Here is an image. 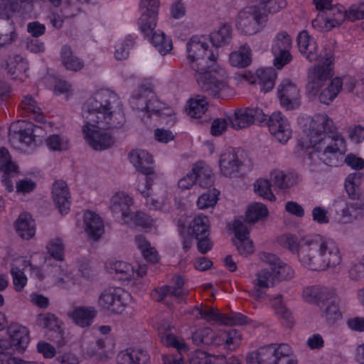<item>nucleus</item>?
I'll return each mask as SVG.
<instances>
[{"mask_svg": "<svg viewBox=\"0 0 364 364\" xmlns=\"http://www.w3.org/2000/svg\"><path fill=\"white\" fill-rule=\"evenodd\" d=\"M188 64L195 72L197 83L208 95L215 98L229 97L231 89L226 72L216 64V55L208 51L207 43L192 38L187 43Z\"/></svg>", "mask_w": 364, "mask_h": 364, "instance_id": "f257e3e1", "label": "nucleus"}, {"mask_svg": "<svg viewBox=\"0 0 364 364\" xmlns=\"http://www.w3.org/2000/svg\"><path fill=\"white\" fill-rule=\"evenodd\" d=\"M309 137L314 149L307 159L311 171H318L322 164L329 166L338 165L339 157L346 149L344 139L331 118L326 114L315 116L310 125Z\"/></svg>", "mask_w": 364, "mask_h": 364, "instance_id": "f03ea898", "label": "nucleus"}, {"mask_svg": "<svg viewBox=\"0 0 364 364\" xmlns=\"http://www.w3.org/2000/svg\"><path fill=\"white\" fill-rule=\"evenodd\" d=\"M317 62L308 70L307 88L314 96L317 95L321 88L334 75V55L331 44L324 46L322 59Z\"/></svg>", "mask_w": 364, "mask_h": 364, "instance_id": "7ed1b4c3", "label": "nucleus"}, {"mask_svg": "<svg viewBox=\"0 0 364 364\" xmlns=\"http://www.w3.org/2000/svg\"><path fill=\"white\" fill-rule=\"evenodd\" d=\"M291 350L287 344H271L261 347L247 357V364H297L290 358Z\"/></svg>", "mask_w": 364, "mask_h": 364, "instance_id": "20e7f679", "label": "nucleus"}, {"mask_svg": "<svg viewBox=\"0 0 364 364\" xmlns=\"http://www.w3.org/2000/svg\"><path fill=\"white\" fill-rule=\"evenodd\" d=\"M106 108H99L93 110L87 107V102L84 105L82 116L85 123L91 127L99 129H118L125 122L122 110H109Z\"/></svg>", "mask_w": 364, "mask_h": 364, "instance_id": "39448f33", "label": "nucleus"}, {"mask_svg": "<svg viewBox=\"0 0 364 364\" xmlns=\"http://www.w3.org/2000/svg\"><path fill=\"white\" fill-rule=\"evenodd\" d=\"M21 0H0V49L14 42L18 34L11 18L20 9Z\"/></svg>", "mask_w": 364, "mask_h": 364, "instance_id": "423d86ee", "label": "nucleus"}, {"mask_svg": "<svg viewBox=\"0 0 364 364\" xmlns=\"http://www.w3.org/2000/svg\"><path fill=\"white\" fill-rule=\"evenodd\" d=\"M267 21V15L257 6H250L241 10L237 16L236 26L245 35H253L261 31Z\"/></svg>", "mask_w": 364, "mask_h": 364, "instance_id": "0eeeda50", "label": "nucleus"}, {"mask_svg": "<svg viewBox=\"0 0 364 364\" xmlns=\"http://www.w3.org/2000/svg\"><path fill=\"white\" fill-rule=\"evenodd\" d=\"M129 157L136 169L146 176L143 179V187L139 185L138 191L144 197L147 198L153 182L152 178L148 176L154 173L152 156L144 150H132L129 154Z\"/></svg>", "mask_w": 364, "mask_h": 364, "instance_id": "6e6552de", "label": "nucleus"}, {"mask_svg": "<svg viewBox=\"0 0 364 364\" xmlns=\"http://www.w3.org/2000/svg\"><path fill=\"white\" fill-rule=\"evenodd\" d=\"M319 245H315L312 250H320L321 259L315 261L317 268H328L338 265L341 262V255L337 244L332 240L318 239Z\"/></svg>", "mask_w": 364, "mask_h": 364, "instance_id": "1a4fd4ad", "label": "nucleus"}, {"mask_svg": "<svg viewBox=\"0 0 364 364\" xmlns=\"http://www.w3.org/2000/svg\"><path fill=\"white\" fill-rule=\"evenodd\" d=\"M128 294L119 287H109L100 295L98 304L104 310L112 313H121L126 305L124 296Z\"/></svg>", "mask_w": 364, "mask_h": 364, "instance_id": "9d476101", "label": "nucleus"}, {"mask_svg": "<svg viewBox=\"0 0 364 364\" xmlns=\"http://www.w3.org/2000/svg\"><path fill=\"white\" fill-rule=\"evenodd\" d=\"M267 115L262 109L255 107H246L237 109L235 117L229 119L231 127L235 129H245L254 123H262L267 119Z\"/></svg>", "mask_w": 364, "mask_h": 364, "instance_id": "9b49d317", "label": "nucleus"}, {"mask_svg": "<svg viewBox=\"0 0 364 364\" xmlns=\"http://www.w3.org/2000/svg\"><path fill=\"white\" fill-rule=\"evenodd\" d=\"M139 6L144 10L139 19V28L142 33L148 36L156 26L160 1L141 0Z\"/></svg>", "mask_w": 364, "mask_h": 364, "instance_id": "f8f14e48", "label": "nucleus"}, {"mask_svg": "<svg viewBox=\"0 0 364 364\" xmlns=\"http://www.w3.org/2000/svg\"><path fill=\"white\" fill-rule=\"evenodd\" d=\"M318 305L322 311V316L329 325L334 324L341 319V314L337 304V299L333 291L323 289L319 293Z\"/></svg>", "mask_w": 364, "mask_h": 364, "instance_id": "ddd939ff", "label": "nucleus"}, {"mask_svg": "<svg viewBox=\"0 0 364 364\" xmlns=\"http://www.w3.org/2000/svg\"><path fill=\"white\" fill-rule=\"evenodd\" d=\"M24 122H17L13 123L9 129V141L14 146H17L18 144H23L29 146L33 141L41 127L33 124H28L23 127Z\"/></svg>", "mask_w": 364, "mask_h": 364, "instance_id": "4468645a", "label": "nucleus"}, {"mask_svg": "<svg viewBox=\"0 0 364 364\" xmlns=\"http://www.w3.org/2000/svg\"><path fill=\"white\" fill-rule=\"evenodd\" d=\"M87 107L96 110L99 108H106L109 110H122V104L118 95L109 90H100L93 94L87 101Z\"/></svg>", "mask_w": 364, "mask_h": 364, "instance_id": "2eb2a0df", "label": "nucleus"}, {"mask_svg": "<svg viewBox=\"0 0 364 364\" xmlns=\"http://www.w3.org/2000/svg\"><path fill=\"white\" fill-rule=\"evenodd\" d=\"M85 124L82 127L85 139L90 146L95 150H103L112 146L114 143L113 136L106 130Z\"/></svg>", "mask_w": 364, "mask_h": 364, "instance_id": "dca6fc26", "label": "nucleus"}, {"mask_svg": "<svg viewBox=\"0 0 364 364\" xmlns=\"http://www.w3.org/2000/svg\"><path fill=\"white\" fill-rule=\"evenodd\" d=\"M243 161L235 149H228L220 154L219 166L221 173L229 178L237 177L240 174Z\"/></svg>", "mask_w": 364, "mask_h": 364, "instance_id": "f3484780", "label": "nucleus"}, {"mask_svg": "<svg viewBox=\"0 0 364 364\" xmlns=\"http://www.w3.org/2000/svg\"><path fill=\"white\" fill-rule=\"evenodd\" d=\"M0 171L2 183L8 192H11L14 190L12 178L17 177L18 166L11 160L9 151L4 147L0 148Z\"/></svg>", "mask_w": 364, "mask_h": 364, "instance_id": "a211bd4d", "label": "nucleus"}, {"mask_svg": "<svg viewBox=\"0 0 364 364\" xmlns=\"http://www.w3.org/2000/svg\"><path fill=\"white\" fill-rule=\"evenodd\" d=\"M278 97L281 105L287 110H292L301 105L300 91L295 84L284 80L278 89Z\"/></svg>", "mask_w": 364, "mask_h": 364, "instance_id": "6ab92c4d", "label": "nucleus"}, {"mask_svg": "<svg viewBox=\"0 0 364 364\" xmlns=\"http://www.w3.org/2000/svg\"><path fill=\"white\" fill-rule=\"evenodd\" d=\"M297 44L301 54L309 62H317L322 59L324 47L319 52L315 38L310 36L306 31L299 33L297 37Z\"/></svg>", "mask_w": 364, "mask_h": 364, "instance_id": "aec40b11", "label": "nucleus"}, {"mask_svg": "<svg viewBox=\"0 0 364 364\" xmlns=\"http://www.w3.org/2000/svg\"><path fill=\"white\" fill-rule=\"evenodd\" d=\"M269 130L274 136L282 144L287 143L291 138V129L288 119L282 115L281 112H275L272 114L268 121Z\"/></svg>", "mask_w": 364, "mask_h": 364, "instance_id": "412c9836", "label": "nucleus"}, {"mask_svg": "<svg viewBox=\"0 0 364 364\" xmlns=\"http://www.w3.org/2000/svg\"><path fill=\"white\" fill-rule=\"evenodd\" d=\"M260 259L264 262L268 263L270 265L275 281L289 280L293 278L294 272L292 268L283 262L276 255L262 252L260 254Z\"/></svg>", "mask_w": 364, "mask_h": 364, "instance_id": "4be33fe9", "label": "nucleus"}, {"mask_svg": "<svg viewBox=\"0 0 364 364\" xmlns=\"http://www.w3.org/2000/svg\"><path fill=\"white\" fill-rule=\"evenodd\" d=\"M315 245H319L318 240L314 239L306 241L301 245L298 252V257L301 264L312 271H322L326 268H317L315 265V261L323 258L320 255V250H312Z\"/></svg>", "mask_w": 364, "mask_h": 364, "instance_id": "5701e85b", "label": "nucleus"}, {"mask_svg": "<svg viewBox=\"0 0 364 364\" xmlns=\"http://www.w3.org/2000/svg\"><path fill=\"white\" fill-rule=\"evenodd\" d=\"M161 342L167 346L176 348L177 354H167L162 356L164 364H185L182 354L187 353L188 348L183 340H178L172 333H166L161 337Z\"/></svg>", "mask_w": 364, "mask_h": 364, "instance_id": "b1692460", "label": "nucleus"}, {"mask_svg": "<svg viewBox=\"0 0 364 364\" xmlns=\"http://www.w3.org/2000/svg\"><path fill=\"white\" fill-rule=\"evenodd\" d=\"M52 196L53 201L59 212L67 214L70 210V193L67 183L63 181H57L53 185Z\"/></svg>", "mask_w": 364, "mask_h": 364, "instance_id": "393cba45", "label": "nucleus"}, {"mask_svg": "<svg viewBox=\"0 0 364 364\" xmlns=\"http://www.w3.org/2000/svg\"><path fill=\"white\" fill-rule=\"evenodd\" d=\"M7 333L14 350L22 353L27 348L29 343V331L18 323H11L7 328Z\"/></svg>", "mask_w": 364, "mask_h": 364, "instance_id": "a878e982", "label": "nucleus"}, {"mask_svg": "<svg viewBox=\"0 0 364 364\" xmlns=\"http://www.w3.org/2000/svg\"><path fill=\"white\" fill-rule=\"evenodd\" d=\"M132 200L124 193H117L110 200V210L116 215H120L125 223H129Z\"/></svg>", "mask_w": 364, "mask_h": 364, "instance_id": "bb28decb", "label": "nucleus"}, {"mask_svg": "<svg viewBox=\"0 0 364 364\" xmlns=\"http://www.w3.org/2000/svg\"><path fill=\"white\" fill-rule=\"evenodd\" d=\"M148 353L141 348H127L117 355V364H149Z\"/></svg>", "mask_w": 364, "mask_h": 364, "instance_id": "cd10ccee", "label": "nucleus"}, {"mask_svg": "<svg viewBox=\"0 0 364 364\" xmlns=\"http://www.w3.org/2000/svg\"><path fill=\"white\" fill-rule=\"evenodd\" d=\"M85 231L89 237L94 240H98L104 233V223L101 218L92 211L84 213Z\"/></svg>", "mask_w": 364, "mask_h": 364, "instance_id": "c85d7f7f", "label": "nucleus"}, {"mask_svg": "<svg viewBox=\"0 0 364 364\" xmlns=\"http://www.w3.org/2000/svg\"><path fill=\"white\" fill-rule=\"evenodd\" d=\"M298 175L293 171L285 172L275 169L270 173L273 186L281 190H287L297 183Z\"/></svg>", "mask_w": 364, "mask_h": 364, "instance_id": "c756f323", "label": "nucleus"}, {"mask_svg": "<svg viewBox=\"0 0 364 364\" xmlns=\"http://www.w3.org/2000/svg\"><path fill=\"white\" fill-rule=\"evenodd\" d=\"M149 95H151V85L142 84L133 93L130 99V105L134 109L144 112L147 107Z\"/></svg>", "mask_w": 364, "mask_h": 364, "instance_id": "7c9ffc66", "label": "nucleus"}, {"mask_svg": "<svg viewBox=\"0 0 364 364\" xmlns=\"http://www.w3.org/2000/svg\"><path fill=\"white\" fill-rule=\"evenodd\" d=\"M343 86L341 77H336L333 78L328 85L322 90L318 95V100L321 103L329 105L338 96Z\"/></svg>", "mask_w": 364, "mask_h": 364, "instance_id": "2f4dec72", "label": "nucleus"}, {"mask_svg": "<svg viewBox=\"0 0 364 364\" xmlns=\"http://www.w3.org/2000/svg\"><path fill=\"white\" fill-rule=\"evenodd\" d=\"M193 173L196 176V182L202 188H210L214 181L213 174L211 169L205 164H197L193 168Z\"/></svg>", "mask_w": 364, "mask_h": 364, "instance_id": "473e14b6", "label": "nucleus"}, {"mask_svg": "<svg viewBox=\"0 0 364 364\" xmlns=\"http://www.w3.org/2000/svg\"><path fill=\"white\" fill-rule=\"evenodd\" d=\"M97 311L92 306H80L73 312V318L75 323L81 327H87L91 325Z\"/></svg>", "mask_w": 364, "mask_h": 364, "instance_id": "72a5a7b5", "label": "nucleus"}, {"mask_svg": "<svg viewBox=\"0 0 364 364\" xmlns=\"http://www.w3.org/2000/svg\"><path fill=\"white\" fill-rule=\"evenodd\" d=\"M364 214V202L361 200H355L346 203V206L341 210V218L345 223H348L357 219Z\"/></svg>", "mask_w": 364, "mask_h": 364, "instance_id": "f704fd0d", "label": "nucleus"}, {"mask_svg": "<svg viewBox=\"0 0 364 364\" xmlns=\"http://www.w3.org/2000/svg\"><path fill=\"white\" fill-rule=\"evenodd\" d=\"M16 229L18 235L26 240L34 236L36 230L34 223L28 214L21 215L16 222Z\"/></svg>", "mask_w": 364, "mask_h": 364, "instance_id": "c9c22d12", "label": "nucleus"}, {"mask_svg": "<svg viewBox=\"0 0 364 364\" xmlns=\"http://www.w3.org/2000/svg\"><path fill=\"white\" fill-rule=\"evenodd\" d=\"M251 50L249 46L244 44L240 50L230 53L229 61L231 65L237 68H245L251 63Z\"/></svg>", "mask_w": 364, "mask_h": 364, "instance_id": "e433bc0d", "label": "nucleus"}, {"mask_svg": "<svg viewBox=\"0 0 364 364\" xmlns=\"http://www.w3.org/2000/svg\"><path fill=\"white\" fill-rule=\"evenodd\" d=\"M208 218L206 215H198L191 222L188 233L195 238L210 234Z\"/></svg>", "mask_w": 364, "mask_h": 364, "instance_id": "4c0bfd02", "label": "nucleus"}, {"mask_svg": "<svg viewBox=\"0 0 364 364\" xmlns=\"http://www.w3.org/2000/svg\"><path fill=\"white\" fill-rule=\"evenodd\" d=\"M192 341L196 346L210 345L212 343L219 345L218 336L210 328H203L196 330L192 333Z\"/></svg>", "mask_w": 364, "mask_h": 364, "instance_id": "58836bf2", "label": "nucleus"}, {"mask_svg": "<svg viewBox=\"0 0 364 364\" xmlns=\"http://www.w3.org/2000/svg\"><path fill=\"white\" fill-rule=\"evenodd\" d=\"M154 31V29L151 33H149L148 36L145 35L144 33V35L151 40L152 44L154 46V47H156L157 50L161 55H166L172 49L171 41L169 38H166L165 34L163 32L155 31L153 33Z\"/></svg>", "mask_w": 364, "mask_h": 364, "instance_id": "ea45409f", "label": "nucleus"}, {"mask_svg": "<svg viewBox=\"0 0 364 364\" xmlns=\"http://www.w3.org/2000/svg\"><path fill=\"white\" fill-rule=\"evenodd\" d=\"M61 58L66 69L78 71L83 67V62L74 55L70 46H64L61 49Z\"/></svg>", "mask_w": 364, "mask_h": 364, "instance_id": "a19ab883", "label": "nucleus"}, {"mask_svg": "<svg viewBox=\"0 0 364 364\" xmlns=\"http://www.w3.org/2000/svg\"><path fill=\"white\" fill-rule=\"evenodd\" d=\"M208 105L205 97L198 95L195 99L188 101L187 113L192 118H200L206 112Z\"/></svg>", "mask_w": 364, "mask_h": 364, "instance_id": "79ce46f5", "label": "nucleus"}, {"mask_svg": "<svg viewBox=\"0 0 364 364\" xmlns=\"http://www.w3.org/2000/svg\"><path fill=\"white\" fill-rule=\"evenodd\" d=\"M6 69L11 75H16V76H18L26 72L28 65L26 60L21 55L14 54L9 57Z\"/></svg>", "mask_w": 364, "mask_h": 364, "instance_id": "37998d69", "label": "nucleus"}, {"mask_svg": "<svg viewBox=\"0 0 364 364\" xmlns=\"http://www.w3.org/2000/svg\"><path fill=\"white\" fill-rule=\"evenodd\" d=\"M210 41L215 47L223 46L228 44L232 38V28L230 26L224 24L217 31L211 33Z\"/></svg>", "mask_w": 364, "mask_h": 364, "instance_id": "c03bdc74", "label": "nucleus"}, {"mask_svg": "<svg viewBox=\"0 0 364 364\" xmlns=\"http://www.w3.org/2000/svg\"><path fill=\"white\" fill-rule=\"evenodd\" d=\"M256 76L261 90L267 92L273 88L276 75L272 70L259 69L256 72Z\"/></svg>", "mask_w": 364, "mask_h": 364, "instance_id": "a18cd8bd", "label": "nucleus"}, {"mask_svg": "<svg viewBox=\"0 0 364 364\" xmlns=\"http://www.w3.org/2000/svg\"><path fill=\"white\" fill-rule=\"evenodd\" d=\"M20 106L26 112L33 114V118L36 122H43L44 117L41 109L32 96L29 95H25L21 102Z\"/></svg>", "mask_w": 364, "mask_h": 364, "instance_id": "49530a36", "label": "nucleus"}, {"mask_svg": "<svg viewBox=\"0 0 364 364\" xmlns=\"http://www.w3.org/2000/svg\"><path fill=\"white\" fill-rule=\"evenodd\" d=\"M272 305L276 314L282 319L287 321L288 324L292 322L291 311L287 307L282 294H278L272 300Z\"/></svg>", "mask_w": 364, "mask_h": 364, "instance_id": "de8ad7c7", "label": "nucleus"}, {"mask_svg": "<svg viewBox=\"0 0 364 364\" xmlns=\"http://www.w3.org/2000/svg\"><path fill=\"white\" fill-rule=\"evenodd\" d=\"M291 38L286 31L278 33L272 43V52L290 51Z\"/></svg>", "mask_w": 364, "mask_h": 364, "instance_id": "09e8293b", "label": "nucleus"}, {"mask_svg": "<svg viewBox=\"0 0 364 364\" xmlns=\"http://www.w3.org/2000/svg\"><path fill=\"white\" fill-rule=\"evenodd\" d=\"M134 43V38L128 35L124 40L119 41L115 46L114 57L118 60H122L129 56V50Z\"/></svg>", "mask_w": 364, "mask_h": 364, "instance_id": "8fccbe9b", "label": "nucleus"}, {"mask_svg": "<svg viewBox=\"0 0 364 364\" xmlns=\"http://www.w3.org/2000/svg\"><path fill=\"white\" fill-rule=\"evenodd\" d=\"M268 210L265 205L262 203H255L250 205L246 212V221L247 223H255L257 220L266 217Z\"/></svg>", "mask_w": 364, "mask_h": 364, "instance_id": "3c124183", "label": "nucleus"}, {"mask_svg": "<svg viewBox=\"0 0 364 364\" xmlns=\"http://www.w3.org/2000/svg\"><path fill=\"white\" fill-rule=\"evenodd\" d=\"M254 191L256 194L270 201L275 200L276 198L271 190L270 182L267 179L259 178L254 183Z\"/></svg>", "mask_w": 364, "mask_h": 364, "instance_id": "603ef678", "label": "nucleus"}, {"mask_svg": "<svg viewBox=\"0 0 364 364\" xmlns=\"http://www.w3.org/2000/svg\"><path fill=\"white\" fill-rule=\"evenodd\" d=\"M198 311L200 317L207 321H216L222 323L223 314L220 313L217 309L210 308L207 306H195L194 311Z\"/></svg>", "mask_w": 364, "mask_h": 364, "instance_id": "864d4df0", "label": "nucleus"}, {"mask_svg": "<svg viewBox=\"0 0 364 364\" xmlns=\"http://www.w3.org/2000/svg\"><path fill=\"white\" fill-rule=\"evenodd\" d=\"M327 15L330 24L336 26L341 25L346 18H348V14L344 8L341 6L332 7L331 6L328 13L325 14Z\"/></svg>", "mask_w": 364, "mask_h": 364, "instance_id": "5fc2aeb1", "label": "nucleus"}, {"mask_svg": "<svg viewBox=\"0 0 364 364\" xmlns=\"http://www.w3.org/2000/svg\"><path fill=\"white\" fill-rule=\"evenodd\" d=\"M257 6L267 15V13L274 14L279 11L287 6V2L285 0H260Z\"/></svg>", "mask_w": 364, "mask_h": 364, "instance_id": "6e6d98bb", "label": "nucleus"}, {"mask_svg": "<svg viewBox=\"0 0 364 364\" xmlns=\"http://www.w3.org/2000/svg\"><path fill=\"white\" fill-rule=\"evenodd\" d=\"M48 254L55 259L58 261L63 260L64 244L60 238H54L51 240L47 245Z\"/></svg>", "mask_w": 364, "mask_h": 364, "instance_id": "4d7b16f0", "label": "nucleus"}, {"mask_svg": "<svg viewBox=\"0 0 364 364\" xmlns=\"http://www.w3.org/2000/svg\"><path fill=\"white\" fill-rule=\"evenodd\" d=\"M240 335L237 331L232 329L229 331L223 332L219 337H218V342L220 344L221 342H225L228 348H235L239 344L240 341Z\"/></svg>", "mask_w": 364, "mask_h": 364, "instance_id": "13d9d810", "label": "nucleus"}, {"mask_svg": "<svg viewBox=\"0 0 364 364\" xmlns=\"http://www.w3.org/2000/svg\"><path fill=\"white\" fill-rule=\"evenodd\" d=\"M218 191L213 188L202 194L198 199L197 205L200 209H205L214 206L218 200Z\"/></svg>", "mask_w": 364, "mask_h": 364, "instance_id": "bf43d9fd", "label": "nucleus"}, {"mask_svg": "<svg viewBox=\"0 0 364 364\" xmlns=\"http://www.w3.org/2000/svg\"><path fill=\"white\" fill-rule=\"evenodd\" d=\"M274 283L275 280L272 271L270 272L266 269L260 270L257 274V279L254 281L255 286L265 289L274 286Z\"/></svg>", "mask_w": 364, "mask_h": 364, "instance_id": "052dcab7", "label": "nucleus"}, {"mask_svg": "<svg viewBox=\"0 0 364 364\" xmlns=\"http://www.w3.org/2000/svg\"><path fill=\"white\" fill-rule=\"evenodd\" d=\"M36 321L38 326L50 330H55L59 327L56 317L51 313L38 314Z\"/></svg>", "mask_w": 364, "mask_h": 364, "instance_id": "680f3d73", "label": "nucleus"}, {"mask_svg": "<svg viewBox=\"0 0 364 364\" xmlns=\"http://www.w3.org/2000/svg\"><path fill=\"white\" fill-rule=\"evenodd\" d=\"M251 320L243 314L237 312H232L230 314H223L222 324L229 326L247 325Z\"/></svg>", "mask_w": 364, "mask_h": 364, "instance_id": "e2e57ef3", "label": "nucleus"}, {"mask_svg": "<svg viewBox=\"0 0 364 364\" xmlns=\"http://www.w3.org/2000/svg\"><path fill=\"white\" fill-rule=\"evenodd\" d=\"M147 102V107L144 112L151 114H161L163 110L165 108V105L161 102L158 97L155 95L153 92V89L151 88V95H149Z\"/></svg>", "mask_w": 364, "mask_h": 364, "instance_id": "0e129e2a", "label": "nucleus"}, {"mask_svg": "<svg viewBox=\"0 0 364 364\" xmlns=\"http://www.w3.org/2000/svg\"><path fill=\"white\" fill-rule=\"evenodd\" d=\"M111 269L122 279H128L134 273L133 267L125 262L117 261L112 264Z\"/></svg>", "mask_w": 364, "mask_h": 364, "instance_id": "69168bd1", "label": "nucleus"}, {"mask_svg": "<svg viewBox=\"0 0 364 364\" xmlns=\"http://www.w3.org/2000/svg\"><path fill=\"white\" fill-rule=\"evenodd\" d=\"M11 274L13 277V282L15 289L21 291L25 287L27 282V278L23 272L16 267H13L11 269Z\"/></svg>", "mask_w": 364, "mask_h": 364, "instance_id": "338daca9", "label": "nucleus"}, {"mask_svg": "<svg viewBox=\"0 0 364 364\" xmlns=\"http://www.w3.org/2000/svg\"><path fill=\"white\" fill-rule=\"evenodd\" d=\"M233 244L236 247L238 253L242 257H247L254 252L253 243L250 239L235 240Z\"/></svg>", "mask_w": 364, "mask_h": 364, "instance_id": "774afa93", "label": "nucleus"}]
</instances>
